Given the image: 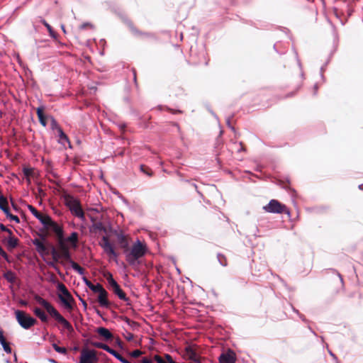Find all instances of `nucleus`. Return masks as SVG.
<instances>
[{
    "instance_id": "44",
    "label": "nucleus",
    "mask_w": 363,
    "mask_h": 363,
    "mask_svg": "<svg viewBox=\"0 0 363 363\" xmlns=\"http://www.w3.org/2000/svg\"><path fill=\"white\" fill-rule=\"evenodd\" d=\"M0 255H1L7 262H10V260L9 259V256L6 254V252L2 249V247L0 246Z\"/></svg>"
},
{
    "instance_id": "31",
    "label": "nucleus",
    "mask_w": 363,
    "mask_h": 363,
    "mask_svg": "<svg viewBox=\"0 0 363 363\" xmlns=\"http://www.w3.org/2000/svg\"><path fill=\"white\" fill-rule=\"evenodd\" d=\"M8 247L13 249L18 245V240L16 238L11 236L7 242Z\"/></svg>"
},
{
    "instance_id": "8",
    "label": "nucleus",
    "mask_w": 363,
    "mask_h": 363,
    "mask_svg": "<svg viewBox=\"0 0 363 363\" xmlns=\"http://www.w3.org/2000/svg\"><path fill=\"white\" fill-rule=\"evenodd\" d=\"M185 356L194 363H201L202 359H203V358L199 355L198 348L195 346L186 347L185 349Z\"/></svg>"
},
{
    "instance_id": "61",
    "label": "nucleus",
    "mask_w": 363,
    "mask_h": 363,
    "mask_svg": "<svg viewBox=\"0 0 363 363\" xmlns=\"http://www.w3.org/2000/svg\"><path fill=\"white\" fill-rule=\"evenodd\" d=\"M22 304H23V305H26V301H23V302H22Z\"/></svg>"
},
{
    "instance_id": "43",
    "label": "nucleus",
    "mask_w": 363,
    "mask_h": 363,
    "mask_svg": "<svg viewBox=\"0 0 363 363\" xmlns=\"http://www.w3.org/2000/svg\"><path fill=\"white\" fill-rule=\"evenodd\" d=\"M23 174H24L25 177H26L27 178H29L30 177L33 176V169L32 168H24Z\"/></svg>"
},
{
    "instance_id": "57",
    "label": "nucleus",
    "mask_w": 363,
    "mask_h": 363,
    "mask_svg": "<svg viewBox=\"0 0 363 363\" xmlns=\"http://www.w3.org/2000/svg\"><path fill=\"white\" fill-rule=\"evenodd\" d=\"M54 338H55V336H52V337H50V341L52 342V344L53 343V339Z\"/></svg>"
},
{
    "instance_id": "48",
    "label": "nucleus",
    "mask_w": 363,
    "mask_h": 363,
    "mask_svg": "<svg viewBox=\"0 0 363 363\" xmlns=\"http://www.w3.org/2000/svg\"><path fill=\"white\" fill-rule=\"evenodd\" d=\"M125 322H126L128 325H131V326H133V325H137V323H136V322H135V321H133V320H130V319H129V318H125Z\"/></svg>"
},
{
    "instance_id": "9",
    "label": "nucleus",
    "mask_w": 363,
    "mask_h": 363,
    "mask_svg": "<svg viewBox=\"0 0 363 363\" xmlns=\"http://www.w3.org/2000/svg\"><path fill=\"white\" fill-rule=\"evenodd\" d=\"M57 243L60 259H63L67 262L71 261V253L69 252L68 245L66 244V240L65 238L58 240Z\"/></svg>"
},
{
    "instance_id": "39",
    "label": "nucleus",
    "mask_w": 363,
    "mask_h": 363,
    "mask_svg": "<svg viewBox=\"0 0 363 363\" xmlns=\"http://www.w3.org/2000/svg\"><path fill=\"white\" fill-rule=\"evenodd\" d=\"M94 26L91 23H82L80 26H79V29L80 30H84V29H94Z\"/></svg>"
},
{
    "instance_id": "41",
    "label": "nucleus",
    "mask_w": 363,
    "mask_h": 363,
    "mask_svg": "<svg viewBox=\"0 0 363 363\" xmlns=\"http://www.w3.org/2000/svg\"><path fill=\"white\" fill-rule=\"evenodd\" d=\"M114 357L118 359L122 363H131V362L128 361V359H126L125 358H124L121 354H120L118 352L117 353L114 355Z\"/></svg>"
},
{
    "instance_id": "17",
    "label": "nucleus",
    "mask_w": 363,
    "mask_h": 363,
    "mask_svg": "<svg viewBox=\"0 0 363 363\" xmlns=\"http://www.w3.org/2000/svg\"><path fill=\"white\" fill-rule=\"evenodd\" d=\"M98 302L101 306L106 308L109 306L110 303L108 300V293L105 289L99 293Z\"/></svg>"
},
{
    "instance_id": "34",
    "label": "nucleus",
    "mask_w": 363,
    "mask_h": 363,
    "mask_svg": "<svg viewBox=\"0 0 363 363\" xmlns=\"http://www.w3.org/2000/svg\"><path fill=\"white\" fill-rule=\"evenodd\" d=\"M53 349L58 353L62 354H66L67 352V348L64 347H59L56 343L52 344Z\"/></svg>"
},
{
    "instance_id": "54",
    "label": "nucleus",
    "mask_w": 363,
    "mask_h": 363,
    "mask_svg": "<svg viewBox=\"0 0 363 363\" xmlns=\"http://www.w3.org/2000/svg\"><path fill=\"white\" fill-rule=\"evenodd\" d=\"M49 265H50V266H51V267H54L55 269H56V267H55V264H54V262H50V263H49Z\"/></svg>"
},
{
    "instance_id": "38",
    "label": "nucleus",
    "mask_w": 363,
    "mask_h": 363,
    "mask_svg": "<svg viewBox=\"0 0 363 363\" xmlns=\"http://www.w3.org/2000/svg\"><path fill=\"white\" fill-rule=\"evenodd\" d=\"M91 345L95 347L103 349L105 351H106L108 349V347L107 345L102 343V342H91Z\"/></svg>"
},
{
    "instance_id": "22",
    "label": "nucleus",
    "mask_w": 363,
    "mask_h": 363,
    "mask_svg": "<svg viewBox=\"0 0 363 363\" xmlns=\"http://www.w3.org/2000/svg\"><path fill=\"white\" fill-rule=\"evenodd\" d=\"M97 333L105 340H109L113 338V334L107 328H98Z\"/></svg>"
},
{
    "instance_id": "11",
    "label": "nucleus",
    "mask_w": 363,
    "mask_h": 363,
    "mask_svg": "<svg viewBox=\"0 0 363 363\" xmlns=\"http://www.w3.org/2000/svg\"><path fill=\"white\" fill-rule=\"evenodd\" d=\"M47 229L52 230L57 237V240L64 238V231L62 228L56 222L53 221L50 217V221L43 225Z\"/></svg>"
},
{
    "instance_id": "1",
    "label": "nucleus",
    "mask_w": 363,
    "mask_h": 363,
    "mask_svg": "<svg viewBox=\"0 0 363 363\" xmlns=\"http://www.w3.org/2000/svg\"><path fill=\"white\" fill-rule=\"evenodd\" d=\"M34 299L46 310L52 318L61 324L63 328L67 330L69 334L74 333V330L71 323L66 320L50 302L39 295H35Z\"/></svg>"
},
{
    "instance_id": "35",
    "label": "nucleus",
    "mask_w": 363,
    "mask_h": 363,
    "mask_svg": "<svg viewBox=\"0 0 363 363\" xmlns=\"http://www.w3.org/2000/svg\"><path fill=\"white\" fill-rule=\"evenodd\" d=\"M217 258L222 266L226 267L228 265V259L224 255L218 253L217 255Z\"/></svg>"
},
{
    "instance_id": "28",
    "label": "nucleus",
    "mask_w": 363,
    "mask_h": 363,
    "mask_svg": "<svg viewBox=\"0 0 363 363\" xmlns=\"http://www.w3.org/2000/svg\"><path fill=\"white\" fill-rule=\"evenodd\" d=\"M69 262L71 264L72 267L73 269H74L76 272H77L79 274L83 275L84 274V269L82 268L79 264H78L77 262L71 259V261H69Z\"/></svg>"
},
{
    "instance_id": "55",
    "label": "nucleus",
    "mask_w": 363,
    "mask_h": 363,
    "mask_svg": "<svg viewBox=\"0 0 363 363\" xmlns=\"http://www.w3.org/2000/svg\"><path fill=\"white\" fill-rule=\"evenodd\" d=\"M133 335L130 333L129 336H128L127 339L130 340L133 338Z\"/></svg>"
},
{
    "instance_id": "59",
    "label": "nucleus",
    "mask_w": 363,
    "mask_h": 363,
    "mask_svg": "<svg viewBox=\"0 0 363 363\" xmlns=\"http://www.w3.org/2000/svg\"><path fill=\"white\" fill-rule=\"evenodd\" d=\"M193 186H194V187L196 189H197V185H196V184H193Z\"/></svg>"
},
{
    "instance_id": "42",
    "label": "nucleus",
    "mask_w": 363,
    "mask_h": 363,
    "mask_svg": "<svg viewBox=\"0 0 363 363\" xmlns=\"http://www.w3.org/2000/svg\"><path fill=\"white\" fill-rule=\"evenodd\" d=\"M6 217L9 218L11 220H13L16 223H20V219L17 216H14L10 213V211H9L8 214H6Z\"/></svg>"
},
{
    "instance_id": "33",
    "label": "nucleus",
    "mask_w": 363,
    "mask_h": 363,
    "mask_svg": "<svg viewBox=\"0 0 363 363\" xmlns=\"http://www.w3.org/2000/svg\"><path fill=\"white\" fill-rule=\"evenodd\" d=\"M50 253L52 256V259L55 262H58L60 259V255L59 253V250H57L54 246H51Z\"/></svg>"
},
{
    "instance_id": "49",
    "label": "nucleus",
    "mask_w": 363,
    "mask_h": 363,
    "mask_svg": "<svg viewBox=\"0 0 363 363\" xmlns=\"http://www.w3.org/2000/svg\"><path fill=\"white\" fill-rule=\"evenodd\" d=\"M296 91L290 92L288 94H286V96L281 97V99H286V98H289V97H292V96H294L296 94Z\"/></svg>"
},
{
    "instance_id": "36",
    "label": "nucleus",
    "mask_w": 363,
    "mask_h": 363,
    "mask_svg": "<svg viewBox=\"0 0 363 363\" xmlns=\"http://www.w3.org/2000/svg\"><path fill=\"white\" fill-rule=\"evenodd\" d=\"M105 277L108 281V283L109 284L110 286L111 287H113L114 285H116V284H118L115 279H113V275L111 274V273H107V274L105 275Z\"/></svg>"
},
{
    "instance_id": "4",
    "label": "nucleus",
    "mask_w": 363,
    "mask_h": 363,
    "mask_svg": "<svg viewBox=\"0 0 363 363\" xmlns=\"http://www.w3.org/2000/svg\"><path fill=\"white\" fill-rule=\"evenodd\" d=\"M57 289L61 293L58 294V298L64 305L65 308L68 311H72L73 309L72 303L74 302V299L72 294L62 283H59L57 284Z\"/></svg>"
},
{
    "instance_id": "30",
    "label": "nucleus",
    "mask_w": 363,
    "mask_h": 363,
    "mask_svg": "<svg viewBox=\"0 0 363 363\" xmlns=\"http://www.w3.org/2000/svg\"><path fill=\"white\" fill-rule=\"evenodd\" d=\"M41 23L47 28L48 32H49V34L51 37H52L53 38L56 39L57 38V33L54 31V30L52 29V28L50 26V24H48L47 23V21L44 19H42L41 21Z\"/></svg>"
},
{
    "instance_id": "14",
    "label": "nucleus",
    "mask_w": 363,
    "mask_h": 363,
    "mask_svg": "<svg viewBox=\"0 0 363 363\" xmlns=\"http://www.w3.org/2000/svg\"><path fill=\"white\" fill-rule=\"evenodd\" d=\"M218 359L220 363H235L236 356L233 350H229L227 352L222 353Z\"/></svg>"
},
{
    "instance_id": "51",
    "label": "nucleus",
    "mask_w": 363,
    "mask_h": 363,
    "mask_svg": "<svg viewBox=\"0 0 363 363\" xmlns=\"http://www.w3.org/2000/svg\"><path fill=\"white\" fill-rule=\"evenodd\" d=\"M106 352L110 353L113 356H114L117 353V351L114 350L113 349L111 348L110 347H108V349L106 350Z\"/></svg>"
},
{
    "instance_id": "27",
    "label": "nucleus",
    "mask_w": 363,
    "mask_h": 363,
    "mask_svg": "<svg viewBox=\"0 0 363 363\" xmlns=\"http://www.w3.org/2000/svg\"><path fill=\"white\" fill-rule=\"evenodd\" d=\"M4 277L9 282V283H14L16 281V274H14V272H13L11 270H9L7 272H6L4 274Z\"/></svg>"
},
{
    "instance_id": "19",
    "label": "nucleus",
    "mask_w": 363,
    "mask_h": 363,
    "mask_svg": "<svg viewBox=\"0 0 363 363\" xmlns=\"http://www.w3.org/2000/svg\"><path fill=\"white\" fill-rule=\"evenodd\" d=\"M0 343L3 347L4 350L8 353L11 354L12 350L11 347H10L9 342L6 341V337L4 335V331L2 330H0Z\"/></svg>"
},
{
    "instance_id": "23",
    "label": "nucleus",
    "mask_w": 363,
    "mask_h": 363,
    "mask_svg": "<svg viewBox=\"0 0 363 363\" xmlns=\"http://www.w3.org/2000/svg\"><path fill=\"white\" fill-rule=\"evenodd\" d=\"M36 113L40 124L45 127L47 125V119L44 114V108L43 106L38 107L36 110Z\"/></svg>"
},
{
    "instance_id": "29",
    "label": "nucleus",
    "mask_w": 363,
    "mask_h": 363,
    "mask_svg": "<svg viewBox=\"0 0 363 363\" xmlns=\"http://www.w3.org/2000/svg\"><path fill=\"white\" fill-rule=\"evenodd\" d=\"M67 241L69 242L74 247H76L78 242V233L76 232L72 233V234L67 238Z\"/></svg>"
},
{
    "instance_id": "24",
    "label": "nucleus",
    "mask_w": 363,
    "mask_h": 363,
    "mask_svg": "<svg viewBox=\"0 0 363 363\" xmlns=\"http://www.w3.org/2000/svg\"><path fill=\"white\" fill-rule=\"evenodd\" d=\"M33 313L43 323L48 322V317L47 316L45 313L40 308H35L33 310Z\"/></svg>"
},
{
    "instance_id": "16",
    "label": "nucleus",
    "mask_w": 363,
    "mask_h": 363,
    "mask_svg": "<svg viewBox=\"0 0 363 363\" xmlns=\"http://www.w3.org/2000/svg\"><path fill=\"white\" fill-rule=\"evenodd\" d=\"M91 220L93 221V224L91 226L90 231L92 233H98V232H104L106 233V228L101 221H95L94 218H91Z\"/></svg>"
},
{
    "instance_id": "50",
    "label": "nucleus",
    "mask_w": 363,
    "mask_h": 363,
    "mask_svg": "<svg viewBox=\"0 0 363 363\" xmlns=\"http://www.w3.org/2000/svg\"><path fill=\"white\" fill-rule=\"evenodd\" d=\"M133 73L134 82H135V85L137 86L138 85L137 73H136V70L135 69H133Z\"/></svg>"
},
{
    "instance_id": "5",
    "label": "nucleus",
    "mask_w": 363,
    "mask_h": 363,
    "mask_svg": "<svg viewBox=\"0 0 363 363\" xmlns=\"http://www.w3.org/2000/svg\"><path fill=\"white\" fill-rule=\"evenodd\" d=\"M18 324L24 329H30L36 324L37 320L23 311L17 310L15 312Z\"/></svg>"
},
{
    "instance_id": "6",
    "label": "nucleus",
    "mask_w": 363,
    "mask_h": 363,
    "mask_svg": "<svg viewBox=\"0 0 363 363\" xmlns=\"http://www.w3.org/2000/svg\"><path fill=\"white\" fill-rule=\"evenodd\" d=\"M99 245L110 259L117 261L119 255L116 251L114 245L110 242L108 236L104 235L101 238Z\"/></svg>"
},
{
    "instance_id": "60",
    "label": "nucleus",
    "mask_w": 363,
    "mask_h": 363,
    "mask_svg": "<svg viewBox=\"0 0 363 363\" xmlns=\"http://www.w3.org/2000/svg\"><path fill=\"white\" fill-rule=\"evenodd\" d=\"M83 305L86 307V303L85 301H83Z\"/></svg>"
},
{
    "instance_id": "10",
    "label": "nucleus",
    "mask_w": 363,
    "mask_h": 363,
    "mask_svg": "<svg viewBox=\"0 0 363 363\" xmlns=\"http://www.w3.org/2000/svg\"><path fill=\"white\" fill-rule=\"evenodd\" d=\"M98 361L95 350H83L81 352L79 363H96Z\"/></svg>"
},
{
    "instance_id": "47",
    "label": "nucleus",
    "mask_w": 363,
    "mask_h": 363,
    "mask_svg": "<svg viewBox=\"0 0 363 363\" xmlns=\"http://www.w3.org/2000/svg\"><path fill=\"white\" fill-rule=\"evenodd\" d=\"M83 280H84V283H85L86 286H87L90 289V288H91V286H92V284H93L91 283V281H89V280L87 278H86V277H84V278H83Z\"/></svg>"
},
{
    "instance_id": "53",
    "label": "nucleus",
    "mask_w": 363,
    "mask_h": 363,
    "mask_svg": "<svg viewBox=\"0 0 363 363\" xmlns=\"http://www.w3.org/2000/svg\"><path fill=\"white\" fill-rule=\"evenodd\" d=\"M240 150H239L238 151H244L245 152L246 150V148H245L244 143L242 142H240Z\"/></svg>"
},
{
    "instance_id": "46",
    "label": "nucleus",
    "mask_w": 363,
    "mask_h": 363,
    "mask_svg": "<svg viewBox=\"0 0 363 363\" xmlns=\"http://www.w3.org/2000/svg\"><path fill=\"white\" fill-rule=\"evenodd\" d=\"M167 111L169 112H170L171 113H172V114H177V113H182V111H180V110H175V109H172V108H167Z\"/></svg>"
},
{
    "instance_id": "7",
    "label": "nucleus",
    "mask_w": 363,
    "mask_h": 363,
    "mask_svg": "<svg viewBox=\"0 0 363 363\" xmlns=\"http://www.w3.org/2000/svg\"><path fill=\"white\" fill-rule=\"evenodd\" d=\"M263 209L267 213L289 214L288 208L276 199H272L267 205L263 207Z\"/></svg>"
},
{
    "instance_id": "20",
    "label": "nucleus",
    "mask_w": 363,
    "mask_h": 363,
    "mask_svg": "<svg viewBox=\"0 0 363 363\" xmlns=\"http://www.w3.org/2000/svg\"><path fill=\"white\" fill-rule=\"evenodd\" d=\"M153 359L157 363H177L173 360L172 357L169 354H165L164 358L156 354L154 356Z\"/></svg>"
},
{
    "instance_id": "2",
    "label": "nucleus",
    "mask_w": 363,
    "mask_h": 363,
    "mask_svg": "<svg viewBox=\"0 0 363 363\" xmlns=\"http://www.w3.org/2000/svg\"><path fill=\"white\" fill-rule=\"evenodd\" d=\"M147 251L146 244L138 240L133 244L126 254L125 260L130 266H134L136 264L138 259L143 257Z\"/></svg>"
},
{
    "instance_id": "13",
    "label": "nucleus",
    "mask_w": 363,
    "mask_h": 363,
    "mask_svg": "<svg viewBox=\"0 0 363 363\" xmlns=\"http://www.w3.org/2000/svg\"><path fill=\"white\" fill-rule=\"evenodd\" d=\"M28 208L33 213V215L40 221L43 225L46 224L48 221H50V216L40 213L32 205H28Z\"/></svg>"
},
{
    "instance_id": "52",
    "label": "nucleus",
    "mask_w": 363,
    "mask_h": 363,
    "mask_svg": "<svg viewBox=\"0 0 363 363\" xmlns=\"http://www.w3.org/2000/svg\"><path fill=\"white\" fill-rule=\"evenodd\" d=\"M57 126H59V125L57 123L55 119H52V128H56L57 130Z\"/></svg>"
},
{
    "instance_id": "56",
    "label": "nucleus",
    "mask_w": 363,
    "mask_h": 363,
    "mask_svg": "<svg viewBox=\"0 0 363 363\" xmlns=\"http://www.w3.org/2000/svg\"><path fill=\"white\" fill-rule=\"evenodd\" d=\"M61 28H62V30H63L64 33H66V30H65V26H64V25H62V26H61Z\"/></svg>"
},
{
    "instance_id": "21",
    "label": "nucleus",
    "mask_w": 363,
    "mask_h": 363,
    "mask_svg": "<svg viewBox=\"0 0 363 363\" xmlns=\"http://www.w3.org/2000/svg\"><path fill=\"white\" fill-rule=\"evenodd\" d=\"M131 31L135 35H136L138 37H140L142 38H155V35L152 33L143 32L135 27L131 28Z\"/></svg>"
},
{
    "instance_id": "26",
    "label": "nucleus",
    "mask_w": 363,
    "mask_h": 363,
    "mask_svg": "<svg viewBox=\"0 0 363 363\" xmlns=\"http://www.w3.org/2000/svg\"><path fill=\"white\" fill-rule=\"evenodd\" d=\"M57 132L59 133V142L62 144H64L65 142H67L69 144V146L71 147L70 141L67 135L63 132L61 127L57 126Z\"/></svg>"
},
{
    "instance_id": "40",
    "label": "nucleus",
    "mask_w": 363,
    "mask_h": 363,
    "mask_svg": "<svg viewBox=\"0 0 363 363\" xmlns=\"http://www.w3.org/2000/svg\"><path fill=\"white\" fill-rule=\"evenodd\" d=\"M143 352L140 350H135L129 353L130 356L133 358H138L143 354Z\"/></svg>"
},
{
    "instance_id": "3",
    "label": "nucleus",
    "mask_w": 363,
    "mask_h": 363,
    "mask_svg": "<svg viewBox=\"0 0 363 363\" xmlns=\"http://www.w3.org/2000/svg\"><path fill=\"white\" fill-rule=\"evenodd\" d=\"M65 205L69 209L71 213L84 220L85 219L84 212L82 208L79 200L74 198V196L69 194H65L64 196Z\"/></svg>"
},
{
    "instance_id": "37",
    "label": "nucleus",
    "mask_w": 363,
    "mask_h": 363,
    "mask_svg": "<svg viewBox=\"0 0 363 363\" xmlns=\"http://www.w3.org/2000/svg\"><path fill=\"white\" fill-rule=\"evenodd\" d=\"M90 289L94 293H100L102 290L104 289V288L101 284L98 283L96 284H93Z\"/></svg>"
},
{
    "instance_id": "15",
    "label": "nucleus",
    "mask_w": 363,
    "mask_h": 363,
    "mask_svg": "<svg viewBox=\"0 0 363 363\" xmlns=\"http://www.w3.org/2000/svg\"><path fill=\"white\" fill-rule=\"evenodd\" d=\"M33 245L36 247V250L41 255H48L49 251L46 245L39 239L33 240Z\"/></svg>"
},
{
    "instance_id": "32",
    "label": "nucleus",
    "mask_w": 363,
    "mask_h": 363,
    "mask_svg": "<svg viewBox=\"0 0 363 363\" xmlns=\"http://www.w3.org/2000/svg\"><path fill=\"white\" fill-rule=\"evenodd\" d=\"M140 169L143 173L147 175L148 177H152L153 175V172L152 169L145 164H140Z\"/></svg>"
},
{
    "instance_id": "18",
    "label": "nucleus",
    "mask_w": 363,
    "mask_h": 363,
    "mask_svg": "<svg viewBox=\"0 0 363 363\" xmlns=\"http://www.w3.org/2000/svg\"><path fill=\"white\" fill-rule=\"evenodd\" d=\"M111 289L121 300L124 301H128L129 300V298L126 296L125 293L121 289V286L118 285V284H116L113 287H111Z\"/></svg>"
},
{
    "instance_id": "58",
    "label": "nucleus",
    "mask_w": 363,
    "mask_h": 363,
    "mask_svg": "<svg viewBox=\"0 0 363 363\" xmlns=\"http://www.w3.org/2000/svg\"><path fill=\"white\" fill-rule=\"evenodd\" d=\"M12 206L15 210H17V207L14 203H12Z\"/></svg>"
},
{
    "instance_id": "45",
    "label": "nucleus",
    "mask_w": 363,
    "mask_h": 363,
    "mask_svg": "<svg viewBox=\"0 0 363 363\" xmlns=\"http://www.w3.org/2000/svg\"><path fill=\"white\" fill-rule=\"evenodd\" d=\"M0 229L2 231L7 232L10 235H12V231L10 229H9L7 227H6L4 225H3V224L0 225Z\"/></svg>"
},
{
    "instance_id": "25",
    "label": "nucleus",
    "mask_w": 363,
    "mask_h": 363,
    "mask_svg": "<svg viewBox=\"0 0 363 363\" xmlns=\"http://www.w3.org/2000/svg\"><path fill=\"white\" fill-rule=\"evenodd\" d=\"M0 209L2 210L5 214L9 213V208L7 199L1 194H0Z\"/></svg>"
},
{
    "instance_id": "12",
    "label": "nucleus",
    "mask_w": 363,
    "mask_h": 363,
    "mask_svg": "<svg viewBox=\"0 0 363 363\" xmlns=\"http://www.w3.org/2000/svg\"><path fill=\"white\" fill-rule=\"evenodd\" d=\"M116 237L120 247L123 250V253L126 255L130 250V237L121 233H118Z\"/></svg>"
}]
</instances>
